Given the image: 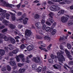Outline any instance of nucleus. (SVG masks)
Listing matches in <instances>:
<instances>
[{
  "instance_id": "1",
  "label": "nucleus",
  "mask_w": 73,
  "mask_h": 73,
  "mask_svg": "<svg viewBox=\"0 0 73 73\" xmlns=\"http://www.w3.org/2000/svg\"><path fill=\"white\" fill-rule=\"evenodd\" d=\"M60 52H58L57 53V56L58 58V61H59V64L60 65H62L63 63V61H65V59L63 55L62 54L64 53V51H60Z\"/></svg>"
},
{
  "instance_id": "2",
  "label": "nucleus",
  "mask_w": 73,
  "mask_h": 73,
  "mask_svg": "<svg viewBox=\"0 0 73 73\" xmlns=\"http://www.w3.org/2000/svg\"><path fill=\"white\" fill-rule=\"evenodd\" d=\"M32 34L31 30L27 29L25 31V35L27 40H29L31 39V36Z\"/></svg>"
},
{
  "instance_id": "3",
  "label": "nucleus",
  "mask_w": 73,
  "mask_h": 73,
  "mask_svg": "<svg viewBox=\"0 0 73 73\" xmlns=\"http://www.w3.org/2000/svg\"><path fill=\"white\" fill-rule=\"evenodd\" d=\"M4 13L2 14H0V15L1 16V17L0 18V21H2V20L5 18V17H6L7 19L9 20V17L10 16V15L9 13Z\"/></svg>"
},
{
  "instance_id": "4",
  "label": "nucleus",
  "mask_w": 73,
  "mask_h": 73,
  "mask_svg": "<svg viewBox=\"0 0 73 73\" xmlns=\"http://www.w3.org/2000/svg\"><path fill=\"white\" fill-rule=\"evenodd\" d=\"M33 60L35 61V62L36 63H38V62H40V63H42V61L40 60V57H38L33 58Z\"/></svg>"
},
{
  "instance_id": "5",
  "label": "nucleus",
  "mask_w": 73,
  "mask_h": 73,
  "mask_svg": "<svg viewBox=\"0 0 73 73\" xmlns=\"http://www.w3.org/2000/svg\"><path fill=\"white\" fill-rule=\"evenodd\" d=\"M68 19L69 18L68 17L64 16H62L61 17V21L63 23H65Z\"/></svg>"
},
{
  "instance_id": "6",
  "label": "nucleus",
  "mask_w": 73,
  "mask_h": 73,
  "mask_svg": "<svg viewBox=\"0 0 73 73\" xmlns=\"http://www.w3.org/2000/svg\"><path fill=\"white\" fill-rule=\"evenodd\" d=\"M66 13V11H65V10H62L58 12V16H60V15H63V14H64V13Z\"/></svg>"
},
{
  "instance_id": "7",
  "label": "nucleus",
  "mask_w": 73,
  "mask_h": 73,
  "mask_svg": "<svg viewBox=\"0 0 73 73\" xmlns=\"http://www.w3.org/2000/svg\"><path fill=\"white\" fill-rule=\"evenodd\" d=\"M10 13L12 16L11 19L12 20H13V21H15V20L16 19V17H15V14L11 12H10Z\"/></svg>"
},
{
  "instance_id": "8",
  "label": "nucleus",
  "mask_w": 73,
  "mask_h": 73,
  "mask_svg": "<svg viewBox=\"0 0 73 73\" xmlns=\"http://www.w3.org/2000/svg\"><path fill=\"white\" fill-rule=\"evenodd\" d=\"M27 48L28 51H31L33 49V46H32L29 45L27 47Z\"/></svg>"
},
{
  "instance_id": "9",
  "label": "nucleus",
  "mask_w": 73,
  "mask_h": 73,
  "mask_svg": "<svg viewBox=\"0 0 73 73\" xmlns=\"http://www.w3.org/2000/svg\"><path fill=\"white\" fill-rule=\"evenodd\" d=\"M53 66L54 68H55V69H59V70H60L61 69V67L60 65L55 64V65H53Z\"/></svg>"
},
{
  "instance_id": "10",
  "label": "nucleus",
  "mask_w": 73,
  "mask_h": 73,
  "mask_svg": "<svg viewBox=\"0 0 73 73\" xmlns=\"http://www.w3.org/2000/svg\"><path fill=\"white\" fill-rule=\"evenodd\" d=\"M9 40L11 41V43L12 44H15V42H16V41H15V39L13 38H9Z\"/></svg>"
},
{
  "instance_id": "11",
  "label": "nucleus",
  "mask_w": 73,
  "mask_h": 73,
  "mask_svg": "<svg viewBox=\"0 0 73 73\" xmlns=\"http://www.w3.org/2000/svg\"><path fill=\"white\" fill-rule=\"evenodd\" d=\"M35 25L36 26L37 28H41V24L40 23L38 22L35 23Z\"/></svg>"
},
{
  "instance_id": "12",
  "label": "nucleus",
  "mask_w": 73,
  "mask_h": 73,
  "mask_svg": "<svg viewBox=\"0 0 73 73\" xmlns=\"http://www.w3.org/2000/svg\"><path fill=\"white\" fill-rule=\"evenodd\" d=\"M25 71V69L24 68H21L19 70V73H23Z\"/></svg>"
},
{
  "instance_id": "13",
  "label": "nucleus",
  "mask_w": 73,
  "mask_h": 73,
  "mask_svg": "<svg viewBox=\"0 0 73 73\" xmlns=\"http://www.w3.org/2000/svg\"><path fill=\"white\" fill-rule=\"evenodd\" d=\"M65 39H67V37H66L65 36H63L62 37H60L59 40L60 41H62Z\"/></svg>"
},
{
  "instance_id": "14",
  "label": "nucleus",
  "mask_w": 73,
  "mask_h": 73,
  "mask_svg": "<svg viewBox=\"0 0 73 73\" xmlns=\"http://www.w3.org/2000/svg\"><path fill=\"white\" fill-rule=\"evenodd\" d=\"M2 22L3 24H4V25H5L6 26H8V25L7 23H9V21L4 19L3 20Z\"/></svg>"
},
{
  "instance_id": "15",
  "label": "nucleus",
  "mask_w": 73,
  "mask_h": 73,
  "mask_svg": "<svg viewBox=\"0 0 73 73\" xmlns=\"http://www.w3.org/2000/svg\"><path fill=\"white\" fill-rule=\"evenodd\" d=\"M4 54H5V51L3 49H0V54L1 55V56H3V55H4Z\"/></svg>"
},
{
  "instance_id": "16",
  "label": "nucleus",
  "mask_w": 73,
  "mask_h": 73,
  "mask_svg": "<svg viewBox=\"0 0 73 73\" xmlns=\"http://www.w3.org/2000/svg\"><path fill=\"white\" fill-rule=\"evenodd\" d=\"M44 40H47L48 41H50L51 40V38L50 37H49L48 36H45L44 37Z\"/></svg>"
},
{
  "instance_id": "17",
  "label": "nucleus",
  "mask_w": 73,
  "mask_h": 73,
  "mask_svg": "<svg viewBox=\"0 0 73 73\" xmlns=\"http://www.w3.org/2000/svg\"><path fill=\"white\" fill-rule=\"evenodd\" d=\"M56 6L53 5L50 8V9L51 11H54V10H56Z\"/></svg>"
},
{
  "instance_id": "18",
  "label": "nucleus",
  "mask_w": 73,
  "mask_h": 73,
  "mask_svg": "<svg viewBox=\"0 0 73 73\" xmlns=\"http://www.w3.org/2000/svg\"><path fill=\"white\" fill-rule=\"evenodd\" d=\"M9 46V50H13V49H14V48L13 47V45L11 44H10L8 45Z\"/></svg>"
},
{
  "instance_id": "19",
  "label": "nucleus",
  "mask_w": 73,
  "mask_h": 73,
  "mask_svg": "<svg viewBox=\"0 0 73 73\" xmlns=\"http://www.w3.org/2000/svg\"><path fill=\"white\" fill-rule=\"evenodd\" d=\"M9 64L11 66H13L14 65H16V63L15 61H10L9 62Z\"/></svg>"
},
{
  "instance_id": "20",
  "label": "nucleus",
  "mask_w": 73,
  "mask_h": 73,
  "mask_svg": "<svg viewBox=\"0 0 73 73\" xmlns=\"http://www.w3.org/2000/svg\"><path fill=\"white\" fill-rule=\"evenodd\" d=\"M19 52V48H17L15 50H14L12 51V53L13 54H17V52Z\"/></svg>"
},
{
  "instance_id": "21",
  "label": "nucleus",
  "mask_w": 73,
  "mask_h": 73,
  "mask_svg": "<svg viewBox=\"0 0 73 73\" xmlns=\"http://www.w3.org/2000/svg\"><path fill=\"white\" fill-rule=\"evenodd\" d=\"M27 20H28V18H25L23 21V23L24 24H27Z\"/></svg>"
},
{
  "instance_id": "22",
  "label": "nucleus",
  "mask_w": 73,
  "mask_h": 73,
  "mask_svg": "<svg viewBox=\"0 0 73 73\" xmlns=\"http://www.w3.org/2000/svg\"><path fill=\"white\" fill-rule=\"evenodd\" d=\"M9 25L10 28L11 29H15L16 28V26L12 24H10Z\"/></svg>"
},
{
  "instance_id": "23",
  "label": "nucleus",
  "mask_w": 73,
  "mask_h": 73,
  "mask_svg": "<svg viewBox=\"0 0 73 73\" xmlns=\"http://www.w3.org/2000/svg\"><path fill=\"white\" fill-rule=\"evenodd\" d=\"M34 18L35 19H38L40 18V15L38 14H36L35 15Z\"/></svg>"
},
{
  "instance_id": "24",
  "label": "nucleus",
  "mask_w": 73,
  "mask_h": 73,
  "mask_svg": "<svg viewBox=\"0 0 73 73\" xmlns=\"http://www.w3.org/2000/svg\"><path fill=\"white\" fill-rule=\"evenodd\" d=\"M0 12H1L0 14H2L4 13H6L7 12L6 11L3 10L2 9L0 8Z\"/></svg>"
},
{
  "instance_id": "25",
  "label": "nucleus",
  "mask_w": 73,
  "mask_h": 73,
  "mask_svg": "<svg viewBox=\"0 0 73 73\" xmlns=\"http://www.w3.org/2000/svg\"><path fill=\"white\" fill-rule=\"evenodd\" d=\"M36 70L38 72H41L42 70V68L40 67H39Z\"/></svg>"
},
{
  "instance_id": "26",
  "label": "nucleus",
  "mask_w": 73,
  "mask_h": 73,
  "mask_svg": "<svg viewBox=\"0 0 73 73\" xmlns=\"http://www.w3.org/2000/svg\"><path fill=\"white\" fill-rule=\"evenodd\" d=\"M65 51L67 56H69V55H70V52H69V51H68V50L67 49H65Z\"/></svg>"
},
{
  "instance_id": "27",
  "label": "nucleus",
  "mask_w": 73,
  "mask_h": 73,
  "mask_svg": "<svg viewBox=\"0 0 73 73\" xmlns=\"http://www.w3.org/2000/svg\"><path fill=\"white\" fill-rule=\"evenodd\" d=\"M73 24V20L70 21L68 22V25H72Z\"/></svg>"
},
{
  "instance_id": "28",
  "label": "nucleus",
  "mask_w": 73,
  "mask_h": 73,
  "mask_svg": "<svg viewBox=\"0 0 73 73\" xmlns=\"http://www.w3.org/2000/svg\"><path fill=\"white\" fill-rule=\"evenodd\" d=\"M36 37L37 39H40V40H42V37H41L38 35H36Z\"/></svg>"
},
{
  "instance_id": "29",
  "label": "nucleus",
  "mask_w": 73,
  "mask_h": 73,
  "mask_svg": "<svg viewBox=\"0 0 73 73\" xmlns=\"http://www.w3.org/2000/svg\"><path fill=\"white\" fill-rule=\"evenodd\" d=\"M47 21H49L51 22L52 23H53V22H54V20L53 19V18H49L47 19Z\"/></svg>"
},
{
  "instance_id": "30",
  "label": "nucleus",
  "mask_w": 73,
  "mask_h": 73,
  "mask_svg": "<svg viewBox=\"0 0 73 73\" xmlns=\"http://www.w3.org/2000/svg\"><path fill=\"white\" fill-rule=\"evenodd\" d=\"M67 47L69 49H70L71 48H72V46H71V45H70V44L69 43H68L67 44Z\"/></svg>"
},
{
  "instance_id": "31",
  "label": "nucleus",
  "mask_w": 73,
  "mask_h": 73,
  "mask_svg": "<svg viewBox=\"0 0 73 73\" xmlns=\"http://www.w3.org/2000/svg\"><path fill=\"white\" fill-rule=\"evenodd\" d=\"M67 2H68L67 0H65L62 2L59 3V4H65V3H67Z\"/></svg>"
},
{
  "instance_id": "32",
  "label": "nucleus",
  "mask_w": 73,
  "mask_h": 73,
  "mask_svg": "<svg viewBox=\"0 0 73 73\" xmlns=\"http://www.w3.org/2000/svg\"><path fill=\"white\" fill-rule=\"evenodd\" d=\"M7 68L8 71H10L11 70V67L9 65H7L6 66Z\"/></svg>"
},
{
  "instance_id": "33",
  "label": "nucleus",
  "mask_w": 73,
  "mask_h": 73,
  "mask_svg": "<svg viewBox=\"0 0 73 73\" xmlns=\"http://www.w3.org/2000/svg\"><path fill=\"white\" fill-rule=\"evenodd\" d=\"M4 40L5 41H8L9 40V38L7 37L6 36H5L4 38Z\"/></svg>"
},
{
  "instance_id": "34",
  "label": "nucleus",
  "mask_w": 73,
  "mask_h": 73,
  "mask_svg": "<svg viewBox=\"0 0 73 73\" xmlns=\"http://www.w3.org/2000/svg\"><path fill=\"white\" fill-rule=\"evenodd\" d=\"M53 15V13L52 12L48 14V16L50 18H53V17L52 16Z\"/></svg>"
},
{
  "instance_id": "35",
  "label": "nucleus",
  "mask_w": 73,
  "mask_h": 73,
  "mask_svg": "<svg viewBox=\"0 0 73 73\" xmlns=\"http://www.w3.org/2000/svg\"><path fill=\"white\" fill-rule=\"evenodd\" d=\"M56 33V30L55 29H54L53 30L52 32H51V34L52 35H54Z\"/></svg>"
},
{
  "instance_id": "36",
  "label": "nucleus",
  "mask_w": 73,
  "mask_h": 73,
  "mask_svg": "<svg viewBox=\"0 0 73 73\" xmlns=\"http://www.w3.org/2000/svg\"><path fill=\"white\" fill-rule=\"evenodd\" d=\"M15 58L17 60V62H20V58H19V56H15Z\"/></svg>"
},
{
  "instance_id": "37",
  "label": "nucleus",
  "mask_w": 73,
  "mask_h": 73,
  "mask_svg": "<svg viewBox=\"0 0 73 73\" xmlns=\"http://www.w3.org/2000/svg\"><path fill=\"white\" fill-rule=\"evenodd\" d=\"M48 61L49 63H51V64H52L53 62V59L52 58L48 59Z\"/></svg>"
},
{
  "instance_id": "38",
  "label": "nucleus",
  "mask_w": 73,
  "mask_h": 73,
  "mask_svg": "<svg viewBox=\"0 0 73 73\" xmlns=\"http://www.w3.org/2000/svg\"><path fill=\"white\" fill-rule=\"evenodd\" d=\"M32 68L35 70H36V65L35 64H33L32 66Z\"/></svg>"
},
{
  "instance_id": "39",
  "label": "nucleus",
  "mask_w": 73,
  "mask_h": 73,
  "mask_svg": "<svg viewBox=\"0 0 73 73\" xmlns=\"http://www.w3.org/2000/svg\"><path fill=\"white\" fill-rule=\"evenodd\" d=\"M59 6H60V5H58L57 6H56V8L55 9V11H59L60 10V7H59Z\"/></svg>"
},
{
  "instance_id": "40",
  "label": "nucleus",
  "mask_w": 73,
  "mask_h": 73,
  "mask_svg": "<svg viewBox=\"0 0 73 73\" xmlns=\"http://www.w3.org/2000/svg\"><path fill=\"white\" fill-rule=\"evenodd\" d=\"M50 57L52 58V59H54V58H57V56H55L54 55H53V54H51L50 55Z\"/></svg>"
},
{
  "instance_id": "41",
  "label": "nucleus",
  "mask_w": 73,
  "mask_h": 73,
  "mask_svg": "<svg viewBox=\"0 0 73 73\" xmlns=\"http://www.w3.org/2000/svg\"><path fill=\"white\" fill-rule=\"evenodd\" d=\"M18 57H20L22 59L24 58V56L23 54H20L19 55Z\"/></svg>"
},
{
  "instance_id": "42",
  "label": "nucleus",
  "mask_w": 73,
  "mask_h": 73,
  "mask_svg": "<svg viewBox=\"0 0 73 73\" xmlns=\"http://www.w3.org/2000/svg\"><path fill=\"white\" fill-rule=\"evenodd\" d=\"M25 47V46L24 44H22L21 45L20 48L21 49H24Z\"/></svg>"
},
{
  "instance_id": "43",
  "label": "nucleus",
  "mask_w": 73,
  "mask_h": 73,
  "mask_svg": "<svg viewBox=\"0 0 73 73\" xmlns=\"http://www.w3.org/2000/svg\"><path fill=\"white\" fill-rule=\"evenodd\" d=\"M23 65H24V64L21 63H19L18 64V66L19 67H21V66H23Z\"/></svg>"
},
{
  "instance_id": "44",
  "label": "nucleus",
  "mask_w": 73,
  "mask_h": 73,
  "mask_svg": "<svg viewBox=\"0 0 73 73\" xmlns=\"http://www.w3.org/2000/svg\"><path fill=\"white\" fill-rule=\"evenodd\" d=\"M50 30V27H47L46 28V31H47V32H48V31H49V30Z\"/></svg>"
},
{
  "instance_id": "45",
  "label": "nucleus",
  "mask_w": 73,
  "mask_h": 73,
  "mask_svg": "<svg viewBox=\"0 0 73 73\" xmlns=\"http://www.w3.org/2000/svg\"><path fill=\"white\" fill-rule=\"evenodd\" d=\"M68 64L70 65H73V61H71L69 62Z\"/></svg>"
},
{
  "instance_id": "46",
  "label": "nucleus",
  "mask_w": 73,
  "mask_h": 73,
  "mask_svg": "<svg viewBox=\"0 0 73 73\" xmlns=\"http://www.w3.org/2000/svg\"><path fill=\"white\" fill-rule=\"evenodd\" d=\"M1 70L3 71V72L6 71V68L4 67H2V68Z\"/></svg>"
},
{
  "instance_id": "47",
  "label": "nucleus",
  "mask_w": 73,
  "mask_h": 73,
  "mask_svg": "<svg viewBox=\"0 0 73 73\" xmlns=\"http://www.w3.org/2000/svg\"><path fill=\"white\" fill-rule=\"evenodd\" d=\"M67 56L70 60H72V57L71 56V55H70V54L69 55H68Z\"/></svg>"
},
{
  "instance_id": "48",
  "label": "nucleus",
  "mask_w": 73,
  "mask_h": 73,
  "mask_svg": "<svg viewBox=\"0 0 73 73\" xmlns=\"http://www.w3.org/2000/svg\"><path fill=\"white\" fill-rule=\"evenodd\" d=\"M40 46L42 47V48H44V47H45V46H46V44H45L42 43L41 44Z\"/></svg>"
},
{
  "instance_id": "49",
  "label": "nucleus",
  "mask_w": 73,
  "mask_h": 73,
  "mask_svg": "<svg viewBox=\"0 0 73 73\" xmlns=\"http://www.w3.org/2000/svg\"><path fill=\"white\" fill-rule=\"evenodd\" d=\"M46 25H43L42 27V29H43V30H45V28H46Z\"/></svg>"
},
{
  "instance_id": "50",
  "label": "nucleus",
  "mask_w": 73,
  "mask_h": 73,
  "mask_svg": "<svg viewBox=\"0 0 73 73\" xmlns=\"http://www.w3.org/2000/svg\"><path fill=\"white\" fill-rule=\"evenodd\" d=\"M45 23V20H44V19L42 20L41 21V23L42 24H44Z\"/></svg>"
},
{
  "instance_id": "51",
  "label": "nucleus",
  "mask_w": 73,
  "mask_h": 73,
  "mask_svg": "<svg viewBox=\"0 0 73 73\" xmlns=\"http://www.w3.org/2000/svg\"><path fill=\"white\" fill-rule=\"evenodd\" d=\"M9 49V48H8L7 47H5L4 48L6 52H8Z\"/></svg>"
},
{
  "instance_id": "52",
  "label": "nucleus",
  "mask_w": 73,
  "mask_h": 73,
  "mask_svg": "<svg viewBox=\"0 0 73 73\" xmlns=\"http://www.w3.org/2000/svg\"><path fill=\"white\" fill-rule=\"evenodd\" d=\"M3 4V5L5 7V6H6V5H7V3L5 1H3L2 2Z\"/></svg>"
},
{
  "instance_id": "53",
  "label": "nucleus",
  "mask_w": 73,
  "mask_h": 73,
  "mask_svg": "<svg viewBox=\"0 0 73 73\" xmlns=\"http://www.w3.org/2000/svg\"><path fill=\"white\" fill-rule=\"evenodd\" d=\"M22 12H19L17 13V15L18 16H21V15H22Z\"/></svg>"
},
{
  "instance_id": "54",
  "label": "nucleus",
  "mask_w": 73,
  "mask_h": 73,
  "mask_svg": "<svg viewBox=\"0 0 73 73\" xmlns=\"http://www.w3.org/2000/svg\"><path fill=\"white\" fill-rule=\"evenodd\" d=\"M4 36L3 34H1L0 33V38H3Z\"/></svg>"
},
{
  "instance_id": "55",
  "label": "nucleus",
  "mask_w": 73,
  "mask_h": 73,
  "mask_svg": "<svg viewBox=\"0 0 73 73\" xmlns=\"http://www.w3.org/2000/svg\"><path fill=\"white\" fill-rule=\"evenodd\" d=\"M7 29H5L2 30V32L3 33H4V32H7Z\"/></svg>"
},
{
  "instance_id": "56",
  "label": "nucleus",
  "mask_w": 73,
  "mask_h": 73,
  "mask_svg": "<svg viewBox=\"0 0 73 73\" xmlns=\"http://www.w3.org/2000/svg\"><path fill=\"white\" fill-rule=\"evenodd\" d=\"M21 4V3H20L18 5H17V8H19L20 7Z\"/></svg>"
},
{
  "instance_id": "57",
  "label": "nucleus",
  "mask_w": 73,
  "mask_h": 73,
  "mask_svg": "<svg viewBox=\"0 0 73 73\" xmlns=\"http://www.w3.org/2000/svg\"><path fill=\"white\" fill-rule=\"evenodd\" d=\"M60 49H61L62 50V49H63V48H64V47L62 46V45L60 44Z\"/></svg>"
},
{
  "instance_id": "58",
  "label": "nucleus",
  "mask_w": 73,
  "mask_h": 73,
  "mask_svg": "<svg viewBox=\"0 0 73 73\" xmlns=\"http://www.w3.org/2000/svg\"><path fill=\"white\" fill-rule=\"evenodd\" d=\"M51 1L53 2H59L60 0H51Z\"/></svg>"
},
{
  "instance_id": "59",
  "label": "nucleus",
  "mask_w": 73,
  "mask_h": 73,
  "mask_svg": "<svg viewBox=\"0 0 73 73\" xmlns=\"http://www.w3.org/2000/svg\"><path fill=\"white\" fill-rule=\"evenodd\" d=\"M23 27V25H19L18 26V28H21Z\"/></svg>"
},
{
  "instance_id": "60",
  "label": "nucleus",
  "mask_w": 73,
  "mask_h": 73,
  "mask_svg": "<svg viewBox=\"0 0 73 73\" xmlns=\"http://www.w3.org/2000/svg\"><path fill=\"white\" fill-rule=\"evenodd\" d=\"M32 57V55H30L27 57V58H31Z\"/></svg>"
},
{
  "instance_id": "61",
  "label": "nucleus",
  "mask_w": 73,
  "mask_h": 73,
  "mask_svg": "<svg viewBox=\"0 0 73 73\" xmlns=\"http://www.w3.org/2000/svg\"><path fill=\"white\" fill-rule=\"evenodd\" d=\"M46 24L48 25H49V26H50V25H51V24H50V23L48 22V21H47L46 22Z\"/></svg>"
},
{
  "instance_id": "62",
  "label": "nucleus",
  "mask_w": 73,
  "mask_h": 73,
  "mask_svg": "<svg viewBox=\"0 0 73 73\" xmlns=\"http://www.w3.org/2000/svg\"><path fill=\"white\" fill-rule=\"evenodd\" d=\"M5 28V26L4 25L1 26L0 27V29H3V28Z\"/></svg>"
},
{
  "instance_id": "63",
  "label": "nucleus",
  "mask_w": 73,
  "mask_h": 73,
  "mask_svg": "<svg viewBox=\"0 0 73 73\" xmlns=\"http://www.w3.org/2000/svg\"><path fill=\"white\" fill-rule=\"evenodd\" d=\"M70 70L71 73H73V66H72L71 68V69Z\"/></svg>"
},
{
  "instance_id": "64",
  "label": "nucleus",
  "mask_w": 73,
  "mask_h": 73,
  "mask_svg": "<svg viewBox=\"0 0 73 73\" xmlns=\"http://www.w3.org/2000/svg\"><path fill=\"white\" fill-rule=\"evenodd\" d=\"M9 55L10 56H13V54H12V52H11L9 53Z\"/></svg>"
}]
</instances>
